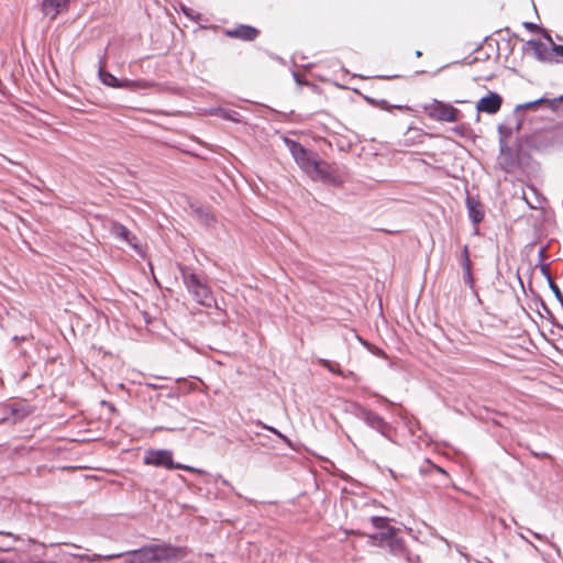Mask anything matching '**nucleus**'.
Returning a JSON list of instances; mask_svg holds the SVG:
<instances>
[{
	"label": "nucleus",
	"instance_id": "obj_2",
	"mask_svg": "<svg viewBox=\"0 0 563 563\" xmlns=\"http://www.w3.org/2000/svg\"><path fill=\"white\" fill-rule=\"evenodd\" d=\"M178 267L183 283L188 292L192 296L194 300L207 308L213 307L216 305V299L213 298L209 286L189 267L184 265H178Z\"/></svg>",
	"mask_w": 563,
	"mask_h": 563
},
{
	"label": "nucleus",
	"instance_id": "obj_40",
	"mask_svg": "<svg viewBox=\"0 0 563 563\" xmlns=\"http://www.w3.org/2000/svg\"><path fill=\"white\" fill-rule=\"evenodd\" d=\"M542 306H543V309H544L549 314H551V312H550V310L548 309V307H547L544 303H543Z\"/></svg>",
	"mask_w": 563,
	"mask_h": 563
},
{
	"label": "nucleus",
	"instance_id": "obj_43",
	"mask_svg": "<svg viewBox=\"0 0 563 563\" xmlns=\"http://www.w3.org/2000/svg\"><path fill=\"white\" fill-rule=\"evenodd\" d=\"M561 329L563 330V327H561Z\"/></svg>",
	"mask_w": 563,
	"mask_h": 563
},
{
	"label": "nucleus",
	"instance_id": "obj_19",
	"mask_svg": "<svg viewBox=\"0 0 563 563\" xmlns=\"http://www.w3.org/2000/svg\"><path fill=\"white\" fill-rule=\"evenodd\" d=\"M389 519L387 517H380V516H373L371 517V522L374 528L385 531L387 528H394L393 526L388 525Z\"/></svg>",
	"mask_w": 563,
	"mask_h": 563
},
{
	"label": "nucleus",
	"instance_id": "obj_23",
	"mask_svg": "<svg viewBox=\"0 0 563 563\" xmlns=\"http://www.w3.org/2000/svg\"><path fill=\"white\" fill-rule=\"evenodd\" d=\"M498 133H499V139L507 140L511 135L512 129L510 126L500 124L498 126Z\"/></svg>",
	"mask_w": 563,
	"mask_h": 563
},
{
	"label": "nucleus",
	"instance_id": "obj_17",
	"mask_svg": "<svg viewBox=\"0 0 563 563\" xmlns=\"http://www.w3.org/2000/svg\"><path fill=\"white\" fill-rule=\"evenodd\" d=\"M318 363L325 367L329 372L342 377H347L353 374L352 372L344 373L343 371L340 369V365L338 363H333L325 358H318Z\"/></svg>",
	"mask_w": 563,
	"mask_h": 563
},
{
	"label": "nucleus",
	"instance_id": "obj_26",
	"mask_svg": "<svg viewBox=\"0 0 563 563\" xmlns=\"http://www.w3.org/2000/svg\"><path fill=\"white\" fill-rule=\"evenodd\" d=\"M562 102H563V95L558 98L549 99V108L552 111H556L560 103H562Z\"/></svg>",
	"mask_w": 563,
	"mask_h": 563
},
{
	"label": "nucleus",
	"instance_id": "obj_27",
	"mask_svg": "<svg viewBox=\"0 0 563 563\" xmlns=\"http://www.w3.org/2000/svg\"><path fill=\"white\" fill-rule=\"evenodd\" d=\"M523 26L531 32H538L541 30V27L533 22H523Z\"/></svg>",
	"mask_w": 563,
	"mask_h": 563
},
{
	"label": "nucleus",
	"instance_id": "obj_8",
	"mask_svg": "<svg viewBox=\"0 0 563 563\" xmlns=\"http://www.w3.org/2000/svg\"><path fill=\"white\" fill-rule=\"evenodd\" d=\"M503 104V97L497 93L490 91L488 95L482 97L476 103V110L478 112L495 114L497 113Z\"/></svg>",
	"mask_w": 563,
	"mask_h": 563
},
{
	"label": "nucleus",
	"instance_id": "obj_34",
	"mask_svg": "<svg viewBox=\"0 0 563 563\" xmlns=\"http://www.w3.org/2000/svg\"><path fill=\"white\" fill-rule=\"evenodd\" d=\"M277 437H278L279 439H282V440H283L285 443H287L288 445H291L290 440H289L285 434H283L282 432H280V433H278V435H277Z\"/></svg>",
	"mask_w": 563,
	"mask_h": 563
},
{
	"label": "nucleus",
	"instance_id": "obj_37",
	"mask_svg": "<svg viewBox=\"0 0 563 563\" xmlns=\"http://www.w3.org/2000/svg\"><path fill=\"white\" fill-rule=\"evenodd\" d=\"M0 536L13 537V534L11 532H4V531H0Z\"/></svg>",
	"mask_w": 563,
	"mask_h": 563
},
{
	"label": "nucleus",
	"instance_id": "obj_18",
	"mask_svg": "<svg viewBox=\"0 0 563 563\" xmlns=\"http://www.w3.org/2000/svg\"><path fill=\"white\" fill-rule=\"evenodd\" d=\"M543 103H547L549 106V99L542 97V98H539V99L533 100V101H529V102H526V103L517 104L516 108H515V111L518 112V111H521V110L534 109L538 106L543 104Z\"/></svg>",
	"mask_w": 563,
	"mask_h": 563
},
{
	"label": "nucleus",
	"instance_id": "obj_11",
	"mask_svg": "<svg viewBox=\"0 0 563 563\" xmlns=\"http://www.w3.org/2000/svg\"><path fill=\"white\" fill-rule=\"evenodd\" d=\"M258 33L260 32L257 29H255L251 25H245V24H241L235 29L227 31L228 36L244 40V41L255 40L256 36L258 35Z\"/></svg>",
	"mask_w": 563,
	"mask_h": 563
},
{
	"label": "nucleus",
	"instance_id": "obj_28",
	"mask_svg": "<svg viewBox=\"0 0 563 563\" xmlns=\"http://www.w3.org/2000/svg\"><path fill=\"white\" fill-rule=\"evenodd\" d=\"M551 51L560 56V57H563V45H560V44H553V46L551 47Z\"/></svg>",
	"mask_w": 563,
	"mask_h": 563
},
{
	"label": "nucleus",
	"instance_id": "obj_21",
	"mask_svg": "<svg viewBox=\"0 0 563 563\" xmlns=\"http://www.w3.org/2000/svg\"><path fill=\"white\" fill-rule=\"evenodd\" d=\"M537 266L540 268L542 276L548 280L549 287L551 288V282H553V279L549 271V264L539 263Z\"/></svg>",
	"mask_w": 563,
	"mask_h": 563
},
{
	"label": "nucleus",
	"instance_id": "obj_14",
	"mask_svg": "<svg viewBox=\"0 0 563 563\" xmlns=\"http://www.w3.org/2000/svg\"><path fill=\"white\" fill-rule=\"evenodd\" d=\"M112 232L117 238L126 242V244H129L133 249H137L136 238L132 234V232L126 227L117 223L113 225Z\"/></svg>",
	"mask_w": 563,
	"mask_h": 563
},
{
	"label": "nucleus",
	"instance_id": "obj_10",
	"mask_svg": "<svg viewBox=\"0 0 563 563\" xmlns=\"http://www.w3.org/2000/svg\"><path fill=\"white\" fill-rule=\"evenodd\" d=\"M466 208L470 220L473 224H478L484 219L482 203L473 196H466Z\"/></svg>",
	"mask_w": 563,
	"mask_h": 563
},
{
	"label": "nucleus",
	"instance_id": "obj_32",
	"mask_svg": "<svg viewBox=\"0 0 563 563\" xmlns=\"http://www.w3.org/2000/svg\"><path fill=\"white\" fill-rule=\"evenodd\" d=\"M499 148L500 153H504L508 148L506 140L499 139Z\"/></svg>",
	"mask_w": 563,
	"mask_h": 563
},
{
	"label": "nucleus",
	"instance_id": "obj_42",
	"mask_svg": "<svg viewBox=\"0 0 563 563\" xmlns=\"http://www.w3.org/2000/svg\"><path fill=\"white\" fill-rule=\"evenodd\" d=\"M520 125H521L520 121H519V122H517V124H516V130H519V129H520Z\"/></svg>",
	"mask_w": 563,
	"mask_h": 563
},
{
	"label": "nucleus",
	"instance_id": "obj_31",
	"mask_svg": "<svg viewBox=\"0 0 563 563\" xmlns=\"http://www.w3.org/2000/svg\"><path fill=\"white\" fill-rule=\"evenodd\" d=\"M540 31L542 33V36L553 45L554 43L552 41L550 33L544 29H541Z\"/></svg>",
	"mask_w": 563,
	"mask_h": 563
},
{
	"label": "nucleus",
	"instance_id": "obj_9",
	"mask_svg": "<svg viewBox=\"0 0 563 563\" xmlns=\"http://www.w3.org/2000/svg\"><path fill=\"white\" fill-rule=\"evenodd\" d=\"M70 0H43L42 12L49 19H55L60 12L68 8Z\"/></svg>",
	"mask_w": 563,
	"mask_h": 563
},
{
	"label": "nucleus",
	"instance_id": "obj_6",
	"mask_svg": "<svg viewBox=\"0 0 563 563\" xmlns=\"http://www.w3.org/2000/svg\"><path fill=\"white\" fill-rule=\"evenodd\" d=\"M99 79L103 85L108 87L124 88L131 91L144 90L151 86L150 82L146 80L119 79L111 73L104 70L103 68L99 69Z\"/></svg>",
	"mask_w": 563,
	"mask_h": 563
},
{
	"label": "nucleus",
	"instance_id": "obj_33",
	"mask_svg": "<svg viewBox=\"0 0 563 563\" xmlns=\"http://www.w3.org/2000/svg\"><path fill=\"white\" fill-rule=\"evenodd\" d=\"M292 77L295 79V81L298 84V85H302V80L300 78V75L297 73V71H292Z\"/></svg>",
	"mask_w": 563,
	"mask_h": 563
},
{
	"label": "nucleus",
	"instance_id": "obj_5",
	"mask_svg": "<svg viewBox=\"0 0 563 563\" xmlns=\"http://www.w3.org/2000/svg\"><path fill=\"white\" fill-rule=\"evenodd\" d=\"M285 144L287 145L292 157L300 167H302L307 172L313 170L318 174H321L320 164L312 157V154L309 151H307L300 143L296 142L295 140L286 137Z\"/></svg>",
	"mask_w": 563,
	"mask_h": 563
},
{
	"label": "nucleus",
	"instance_id": "obj_38",
	"mask_svg": "<svg viewBox=\"0 0 563 563\" xmlns=\"http://www.w3.org/2000/svg\"><path fill=\"white\" fill-rule=\"evenodd\" d=\"M415 55H416V57H421L422 53H421V51H416Z\"/></svg>",
	"mask_w": 563,
	"mask_h": 563
},
{
	"label": "nucleus",
	"instance_id": "obj_29",
	"mask_svg": "<svg viewBox=\"0 0 563 563\" xmlns=\"http://www.w3.org/2000/svg\"><path fill=\"white\" fill-rule=\"evenodd\" d=\"M258 426H261L263 429H266L268 431H271L272 433H274L275 435H278V433H280V431H278L276 428L274 427H271V426H267L261 421L257 422Z\"/></svg>",
	"mask_w": 563,
	"mask_h": 563
},
{
	"label": "nucleus",
	"instance_id": "obj_12",
	"mask_svg": "<svg viewBox=\"0 0 563 563\" xmlns=\"http://www.w3.org/2000/svg\"><path fill=\"white\" fill-rule=\"evenodd\" d=\"M385 547H387L389 553L395 556L406 555L408 552L405 540L398 537V533H391Z\"/></svg>",
	"mask_w": 563,
	"mask_h": 563
},
{
	"label": "nucleus",
	"instance_id": "obj_1",
	"mask_svg": "<svg viewBox=\"0 0 563 563\" xmlns=\"http://www.w3.org/2000/svg\"><path fill=\"white\" fill-rule=\"evenodd\" d=\"M186 550L167 543L147 544L124 553L103 555L104 560L124 558L125 563H174L185 556Z\"/></svg>",
	"mask_w": 563,
	"mask_h": 563
},
{
	"label": "nucleus",
	"instance_id": "obj_13",
	"mask_svg": "<svg viewBox=\"0 0 563 563\" xmlns=\"http://www.w3.org/2000/svg\"><path fill=\"white\" fill-rule=\"evenodd\" d=\"M399 529L397 528H387L385 531H379L373 534H368V544L374 547L384 548L391 537V533H398Z\"/></svg>",
	"mask_w": 563,
	"mask_h": 563
},
{
	"label": "nucleus",
	"instance_id": "obj_36",
	"mask_svg": "<svg viewBox=\"0 0 563 563\" xmlns=\"http://www.w3.org/2000/svg\"><path fill=\"white\" fill-rule=\"evenodd\" d=\"M477 563H494L490 559L485 558L484 561H477Z\"/></svg>",
	"mask_w": 563,
	"mask_h": 563
},
{
	"label": "nucleus",
	"instance_id": "obj_15",
	"mask_svg": "<svg viewBox=\"0 0 563 563\" xmlns=\"http://www.w3.org/2000/svg\"><path fill=\"white\" fill-rule=\"evenodd\" d=\"M209 112H210V114L218 115L224 120H229V121H232L235 123H239L242 121L241 114L231 109L218 107V108L210 109Z\"/></svg>",
	"mask_w": 563,
	"mask_h": 563
},
{
	"label": "nucleus",
	"instance_id": "obj_24",
	"mask_svg": "<svg viewBox=\"0 0 563 563\" xmlns=\"http://www.w3.org/2000/svg\"><path fill=\"white\" fill-rule=\"evenodd\" d=\"M368 101L373 104L379 106L383 110L389 111L390 109L395 108L394 106H390L386 100H379L376 101L374 99H368ZM396 108H401L400 106H397Z\"/></svg>",
	"mask_w": 563,
	"mask_h": 563
},
{
	"label": "nucleus",
	"instance_id": "obj_35",
	"mask_svg": "<svg viewBox=\"0 0 563 563\" xmlns=\"http://www.w3.org/2000/svg\"><path fill=\"white\" fill-rule=\"evenodd\" d=\"M10 409H11L12 415L15 416L18 413V409L13 405L10 406Z\"/></svg>",
	"mask_w": 563,
	"mask_h": 563
},
{
	"label": "nucleus",
	"instance_id": "obj_20",
	"mask_svg": "<svg viewBox=\"0 0 563 563\" xmlns=\"http://www.w3.org/2000/svg\"><path fill=\"white\" fill-rule=\"evenodd\" d=\"M461 264H462V267L464 271H466L467 268L472 269V262H471V258L468 255L467 245H464V247H463Z\"/></svg>",
	"mask_w": 563,
	"mask_h": 563
},
{
	"label": "nucleus",
	"instance_id": "obj_30",
	"mask_svg": "<svg viewBox=\"0 0 563 563\" xmlns=\"http://www.w3.org/2000/svg\"><path fill=\"white\" fill-rule=\"evenodd\" d=\"M538 256H539V260H540L539 263H543L544 258L547 257V249L545 247H540V250L538 252Z\"/></svg>",
	"mask_w": 563,
	"mask_h": 563
},
{
	"label": "nucleus",
	"instance_id": "obj_7",
	"mask_svg": "<svg viewBox=\"0 0 563 563\" xmlns=\"http://www.w3.org/2000/svg\"><path fill=\"white\" fill-rule=\"evenodd\" d=\"M427 109L429 117L437 121L456 122L459 119V110L456 108L438 100H434Z\"/></svg>",
	"mask_w": 563,
	"mask_h": 563
},
{
	"label": "nucleus",
	"instance_id": "obj_16",
	"mask_svg": "<svg viewBox=\"0 0 563 563\" xmlns=\"http://www.w3.org/2000/svg\"><path fill=\"white\" fill-rule=\"evenodd\" d=\"M527 44L533 48L537 59L541 62L549 59L547 56V46L542 42H540L539 40H530L527 42Z\"/></svg>",
	"mask_w": 563,
	"mask_h": 563
},
{
	"label": "nucleus",
	"instance_id": "obj_39",
	"mask_svg": "<svg viewBox=\"0 0 563 563\" xmlns=\"http://www.w3.org/2000/svg\"><path fill=\"white\" fill-rule=\"evenodd\" d=\"M274 58H275L276 60L280 62V63H283V62H284V59H283L282 57L275 56Z\"/></svg>",
	"mask_w": 563,
	"mask_h": 563
},
{
	"label": "nucleus",
	"instance_id": "obj_25",
	"mask_svg": "<svg viewBox=\"0 0 563 563\" xmlns=\"http://www.w3.org/2000/svg\"><path fill=\"white\" fill-rule=\"evenodd\" d=\"M463 280L471 288L474 286V278H473V275H472V269L467 268L466 271H464Z\"/></svg>",
	"mask_w": 563,
	"mask_h": 563
},
{
	"label": "nucleus",
	"instance_id": "obj_22",
	"mask_svg": "<svg viewBox=\"0 0 563 563\" xmlns=\"http://www.w3.org/2000/svg\"><path fill=\"white\" fill-rule=\"evenodd\" d=\"M181 12L191 20H198L200 18L199 13H196L192 9L181 4L180 5Z\"/></svg>",
	"mask_w": 563,
	"mask_h": 563
},
{
	"label": "nucleus",
	"instance_id": "obj_3",
	"mask_svg": "<svg viewBox=\"0 0 563 563\" xmlns=\"http://www.w3.org/2000/svg\"><path fill=\"white\" fill-rule=\"evenodd\" d=\"M353 408V415L362 420L367 427L377 431L387 439L390 438V431L393 428L382 416L358 404H354Z\"/></svg>",
	"mask_w": 563,
	"mask_h": 563
},
{
	"label": "nucleus",
	"instance_id": "obj_4",
	"mask_svg": "<svg viewBox=\"0 0 563 563\" xmlns=\"http://www.w3.org/2000/svg\"><path fill=\"white\" fill-rule=\"evenodd\" d=\"M144 464L153 465L158 467H165L167 470H187L196 471L191 466L175 463L173 460V452L169 450H147L144 456Z\"/></svg>",
	"mask_w": 563,
	"mask_h": 563
},
{
	"label": "nucleus",
	"instance_id": "obj_41",
	"mask_svg": "<svg viewBox=\"0 0 563 563\" xmlns=\"http://www.w3.org/2000/svg\"><path fill=\"white\" fill-rule=\"evenodd\" d=\"M379 398L383 400V401H386V402H389V400L383 396H379Z\"/></svg>",
	"mask_w": 563,
	"mask_h": 563
}]
</instances>
